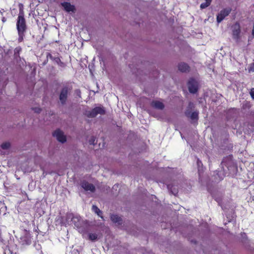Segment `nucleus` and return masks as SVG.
Listing matches in <instances>:
<instances>
[{
	"mask_svg": "<svg viewBox=\"0 0 254 254\" xmlns=\"http://www.w3.org/2000/svg\"><path fill=\"white\" fill-rule=\"evenodd\" d=\"M19 6V13L16 22V28L17 31L26 32L27 29V26L26 24V20L24 18V13L23 9V5L22 4H20Z\"/></svg>",
	"mask_w": 254,
	"mask_h": 254,
	"instance_id": "f257e3e1",
	"label": "nucleus"
},
{
	"mask_svg": "<svg viewBox=\"0 0 254 254\" xmlns=\"http://www.w3.org/2000/svg\"><path fill=\"white\" fill-rule=\"evenodd\" d=\"M105 114V110L103 107H96L91 110L86 111L85 115L88 118H94L98 114L104 115Z\"/></svg>",
	"mask_w": 254,
	"mask_h": 254,
	"instance_id": "f03ea898",
	"label": "nucleus"
},
{
	"mask_svg": "<svg viewBox=\"0 0 254 254\" xmlns=\"http://www.w3.org/2000/svg\"><path fill=\"white\" fill-rule=\"evenodd\" d=\"M19 242L22 245H29L31 244V236L29 231L24 230L23 235L20 238Z\"/></svg>",
	"mask_w": 254,
	"mask_h": 254,
	"instance_id": "7ed1b4c3",
	"label": "nucleus"
},
{
	"mask_svg": "<svg viewBox=\"0 0 254 254\" xmlns=\"http://www.w3.org/2000/svg\"><path fill=\"white\" fill-rule=\"evenodd\" d=\"M69 90L70 89L66 86L62 89L59 96V99L62 105H64L66 103Z\"/></svg>",
	"mask_w": 254,
	"mask_h": 254,
	"instance_id": "20e7f679",
	"label": "nucleus"
},
{
	"mask_svg": "<svg viewBox=\"0 0 254 254\" xmlns=\"http://www.w3.org/2000/svg\"><path fill=\"white\" fill-rule=\"evenodd\" d=\"M188 86L190 93L194 94L197 92V83L194 78H190L189 79L188 82Z\"/></svg>",
	"mask_w": 254,
	"mask_h": 254,
	"instance_id": "39448f33",
	"label": "nucleus"
},
{
	"mask_svg": "<svg viewBox=\"0 0 254 254\" xmlns=\"http://www.w3.org/2000/svg\"><path fill=\"white\" fill-rule=\"evenodd\" d=\"M231 11V8H226L221 10L219 13L217 15V21L218 23L221 22L227 16H228Z\"/></svg>",
	"mask_w": 254,
	"mask_h": 254,
	"instance_id": "423d86ee",
	"label": "nucleus"
},
{
	"mask_svg": "<svg viewBox=\"0 0 254 254\" xmlns=\"http://www.w3.org/2000/svg\"><path fill=\"white\" fill-rule=\"evenodd\" d=\"M47 58L54 61L60 67L64 68L66 66V64L61 61L60 58L58 56L53 57L51 54L48 53L47 54Z\"/></svg>",
	"mask_w": 254,
	"mask_h": 254,
	"instance_id": "0eeeda50",
	"label": "nucleus"
},
{
	"mask_svg": "<svg viewBox=\"0 0 254 254\" xmlns=\"http://www.w3.org/2000/svg\"><path fill=\"white\" fill-rule=\"evenodd\" d=\"M53 135L56 137L57 140L62 143H64L66 140V137L64 135V132L60 129H56L53 133Z\"/></svg>",
	"mask_w": 254,
	"mask_h": 254,
	"instance_id": "6e6552de",
	"label": "nucleus"
},
{
	"mask_svg": "<svg viewBox=\"0 0 254 254\" xmlns=\"http://www.w3.org/2000/svg\"><path fill=\"white\" fill-rule=\"evenodd\" d=\"M80 186L85 191H90L93 192L95 190V186L86 181H82Z\"/></svg>",
	"mask_w": 254,
	"mask_h": 254,
	"instance_id": "1a4fd4ad",
	"label": "nucleus"
},
{
	"mask_svg": "<svg viewBox=\"0 0 254 254\" xmlns=\"http://www.w3.org/2000/svg\"><path fill=\"white\" fill-rule=\"evenodd\" d=\"M61 5L64 8V9L68 12H74L75 10V6L68 2H63L61 3Z\"/></svg>",
	"mask_w": 254,
	"mask_h": 254,
	"instance_id": "9d476101",
	"label": "nucleus"
},
{
	"mask_svg": "<svg viewBox=\"0 0 254 254\" xmlns=\"http://www.w3.org/2000/svg\"><path fill=\"white\" fill-rule=\"evenodd\" d=\"M240 28L239 24H236L233 29V38L234 39L238 40L240 38Z\"/></svg>",
	"mask_w": 254,
	"mask_h": 254,
	"instance_id": "9b49d317",
	"label": "nucleus"
},
{
	"mask_svg": "<svg viewBox=\"0 0 254 254\" xmlns=\"http://www.w3.org/2000/svg\"><path fill=\"white\" fill-rule=\"evenodd\" d=\"M178 69L182 72H188L190 70V66L186 63H181L178 64Z\"/></svg>",
	"mask_w": 254,
	"mask_h": 254,
	"instance_id": "f8f14e48",
	"label": "nucleus"
},
{
	"mask_svg": "<svg viewBox=\"0 0 254 254\" xmlns=\"http://www.w3.org/2000/svg\"><path fill=\"white\" fill-rule=\"evenodd\" d=\"M185 114L187 117H190L192 120H197L198 119V113L197 112L194 111L191 113L190 111L187 109Z\"/></svg>",
	"mask_w": 254,
	"mask_h": 254,
	"instance_id": "ddd939ff",
	"label": "nucleus"
},
{
	"mask_svg": "<svg viewBox=\"0 0 254 254\" xmlns=\"http://www.w3.org/2000/svg\"><path fill=\"white\" fill-rule=\"evenodd\" d=\"M110 218L112 222L114 223H117L118 225H122L123 221L122 219L118 215L111 214L110 216Z\"/></svg>",
	"mask_w": 254,
	"mask_h": 254,
	"instance_id": "4468645a",
	"label": "nucleus"
},
{
	"mask_svg": "<svg viewBox=\"0 0 254 254\" xmlns=\"http://www.w3.org/2000/svg\"><path fill=\"white\" fill-rule=\"evenodd\" d=\"M151 105L152 107L160 110H163L164 108V105L163 103L159 101H153Z\"/></svg>",
	"mask_w": 254,
	"mask_h": 254,
	"instance_id": "2eb2a0df",
	"label": "nucleus"
},
{
	"mask_svg": "<svg viewBox=\"0 0 254 254\" xmlns=\"http://www.w3.org/2000/svg\"><path fill=\"white\" fill-rule=\"evenodd\" d=\"M92 210L97 214L100 217L103 219V216H102V212L101 211L97 206L93 205L92 208Z\"/></svg>",
	"mask_w": 254,
	"mask_h": 254,
	"instance_id": "dca6fc26",
	"label": "nucleus"
},
{
	"mask_svg": "<svg viewBox=\"0 0 254 254\" xmlns=\"http://www.w3.org/2000/svg\"><path fill=\"white\" fill-rule=\"evenodd\" d=\"M212 0H205V2L202 3L200 5V7L201 9H204L209 6L211 4Z\"/></svg>",
	"mask_w": 254,
	"mask_h": 254,
	"instance_id": "f3484780",
	"label": "nucleus"
},
{
	"mask_svg": "<svg viewBox=\"0 0 254 254\" xmlns=\"http://www.w3.org/2000/svg\"><path fill=\"white\" fill-rule=\"evenodd\" d=\"M25 32L18 31V41L19 42H21L23 41L24 37L25 36Z\"/></svg>",
	"mask_w": 254,
	"mask_h": 254,
	"instance_id": "a211bd4d",
	"label": "nucleus"
},
{
	"mask_svg": "<svg viewBox=\"0 0 254 254\" xmlns=\"http://www.w3.org/2000/svg\"><path fill=\"white\" fill-rule=\"evenodd\" d=\"M89 239L92 241H94L97 240L98 236L95 233H89L88 235Z\"/></svg>",
	"mask_w": 254,
	"mask_h": 254,
	"instance_id": "6ab92c4d",
	"label": "nucleus"
},
{
	"mask_svg": "<svg viewBox=\"0 0 254 254\" xmlns=\"http://www.w3.org/2000/svg\"><path fill=\"white\" fill-rule=\"evenodd\" d=\"M10 146V144L9 142H4L3 143L1 144V148H2L3 149H7L8 148H9Z\"/></svg>",
	"mask_w": 254,
	"mask_h": 254,
	"instance_id": "aec40b11",
	"label": "nucleus"
},
{
	"mask_svg": "<svg viewBox=\"0 0 254 254\" xmlns=\"http://www.w3.org/2000/svg\"><path fill=\"white\" fill-rule=\"evenodd\" d=\"M21 48L20 47H16L14 50V55L17 56V55H19V53L21 52Z\"/></svg>",
	"mask_w": 254,
	"mask_h": 254,
	"instance_id": "412c9836",
	"label": "nucleus"
},
{
	"mask_svg": "<svg viewBox=\"0 0 254 254\" xmlns=\"http://www.w3.org/2000/svg\"><path fill=\"white\" fill-rule=\"evenodd\" d=\"M96 141V138L94 136H92L89 140V143L90 144L94 145L95 144Z\"/></svg>",
	"mask_w": 254,
	"mask_h": 254,
	"instance_id": "4be33fe9",
	"label": "nucleus"
},
{
	"mask_svg": "<svg viewBox=\"0 0 254 254\" xmlns=\"http://www.w3.org/2000/svg\"><path fill=\"white\" fill-rule=\"evenodd\" d=\"M32 110H33L35 113H39L41 111V109L40 108H32Z\"/></svg>",
	"mask_w": 254,
	"mask_h": 254,
	"instance_id": "5701e85b",
	"label": "nucleus"
},
{
	"mask_svg": "<svg viewBox=\"0 0 254 254\" xmlns=\"http://www.w3.org/2000/svg\"><path fill=\"white\" fill-rule=\"evenodd\" d=\"M193 107V104L191 102H190L188 105V110L191 109Z\"/></svg>",
	"mask_w": 254,
	"mask_h": 254,
	"instance_id": "b1692460",
	"label": "nucleus"
},
{
	"mask_svg": "<svg viewBox=\"0 0 254 254\" xmlns=\"http://www.w3.org/2000/svg\"><path fill=\"white\" fill-rule=\"evenodd\" d=\"M250 94L251 95L252 98L254 99V88L251 89Z\"/></svg>",
	"mask_w": 254,
	"mask_h": 254,
	"instance_id": "393cba45",
	"label": "nucleus"
},
{
	"mask_svg": "<svg viewBox=\"0 0 254 254\" xmlns=\"http://www.w3.org/2000/svg\"><path fill=\"white\" fill-rule=\"evenodd\" d=\"M78 219V217H73L72 218L71 221H72L73 223H74V222H75V219Z\"/></svg>",
	"mask_w": 254,
	"mask_h": 254,
	"instance_id": "a878e982",
	"label": "nucleus"
},
{
	"mask_svg": "<svg viewBox=\"0 0 254 254\" xmlns=\"http://www.w3.org/2000/svg\"><path fill=\"white\" fill-rule=\"evenodd\" d=\"M197 164L198 166H199L200 164H202V162L200 160L198 159L197 160Z\"/></svg>",
	"mask_w": 254,
	"mask_h": 254,
	"instance_id": "bb28decb",
	"label": "nucleus"
},
{
	"mask_svg": "<svg viewBox=\"0 0 254 254\" xmlns=\"http://www.w3.org/2000/svg\"><path fill=\"white\" fill-rule=\"evenodd\" d=\"M252 69L254 70V64L253 67L252 68Z\"/></svg>",
	"mask_w": 254,
	"mask_h": 254,
	"instance_id": "cd10ccee",
	"label": "nucleus"
}]
</instances>
